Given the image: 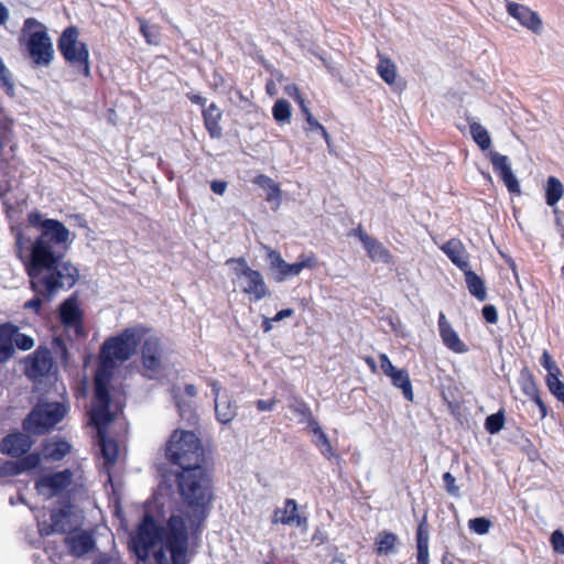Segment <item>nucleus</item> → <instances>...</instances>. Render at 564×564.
<instances>
[{
    "mask_svg": "<svg viewBox=\"0 0 564 564\" xmlns=\"http://www.w3.org/2000/svg\"><path fill=\"white\" fill-rule=\"evenodd\" d=\"M181 508L166 528L145 513L132 536V545L141 560L153 552L156 564H186L188 534H197L208 514L210 496H183Z\"/></svg>",
    "mask_w": 564,
    "mask_h": 564,
    "instance_id": "f257e3e1",
    "label": "nucleus"
},
{
    "mask_svg": "<svg viewBox=\"0 0 564 564\" xmlns=\"http://www.w3.org/2000/svg\"><path fill=\"white\" fill-rule=\"evenodd\" d=\"M29 224L40 231L30 248L25 262L34 289L50 295L56 289H72L79 279V270L64 258L73 242L70 231L57 219L44 218L40 212L28 216Z\"/></svg>",
    "mask_w": 564,
    "mask_h": 564,
    "instance_id": "f03ea898",
    "label": "nucleus"
},
{
    "mask_svg": "<svg viewBox=\"0 0 564 564\" xmlns=\"http://www.w3.org/2000/svg\"><path fill=\"white\" fill-rule=\"evenodd\" d=\"M160 494H210L212 476L206 466L172 468L169 464L156 466Z\"/></svg>",
    "mask_w": 564,
    "mask_h": 564,
    "instance_id": "7ed1b4c3",
    "label": "nucleus"
},
{
    "mask_svg": "<svg viewBox=\"0 0 564 564\" xmlns=\"http://www.w3.org/2000/svg\"><path fill=\"white\" fill-rule=\"evenodd\" d=\"M19 43L36 67H48L54 59V47L46 26L35 18L24 20Z\"/></svg>",
    "mask_w": 564,
    "mask_h": 564,
    "instance_id": "20e7f679",
    "label": "nucleus"
},
{
    "mask_svg": "<svg viewBox=\"0 0 564 564\" xmlns=\"http://www.w3.org/2000/svg\"><path fill=\"white\" fill-rule=\"evenodd\" d=\"M165 457L180 468L205 466L204 448L199 437L192 431H175L165 447Z\"/></svg>",
    "mask_w": 564,
    "mask_h": 564,
    "instance_id": "39448f33",
    "label": "nucleus"
},
{
    "mask_svg": "<svg viewBox=\"0 0 564 564\" xmlns=\"http://www.w3.org/2000/svg\"><path fill=\"white\" fill-rule=\"evenodd\" d=\"M147 328L138 325L123 329L120 334L109 337L104 341L100 348L101 361L116 364L129 360L145 336Z\"/></svg>",
    "mask_w": 564,
    "mask_h": 564,
    "instance_id": "423d86ee",
    "label": "nucleus"
},
{
    "mask_svg": "<svg viewBox=\"0 0 564 564\" xmlns=\"http://www.w3.org/2000/svg\"><path fill=\"white\" fill-rule=\"evenodd\" d=\"M66 412V406L61 402L37 404L22 421V429L31 435H44L64 419Z\"/></svg>",
    "mask_w": 564,
    "mask_h": 564,
    "instance_id": "0eeeda50",
    "label": "nucleus"
},
{
    "mask_svg": "<svg viewBox=\"0 0 564 564\" xmlns=\"http://www.w3.org/2000/svg\"><path fill=\"white\" fill-rule=\"evenodd\" d=\"M78 34L76 26H67L57 41V48L79 74L90 77L89 50L86 43L78 41Z\"/></svg>",
    "mask_w": 564,
    "mask_h": 564,
    "instance_id": "6e6552de",
    "label": "nucleus"
},
{
    "mask_svg": "<svg viewBox=\"0 0 564 564\" xmlns=\"http://www.w3.org/2000/svg\"><path fill=\"white\" fill-rule=\"evenodd\" d=\"M230 263L238 265L235 268V273L238 280L241 281V291L249 295L252 302H259L271 295V291L265 284L262 273L251 269L243 257L227 260V264Z\"/></svg>",
    "mask_w": 564,
    "mask_h": 564,
    "instance_id": "1a4fd4ad",
    "label": "nucleus"
},
{
    "mask_svg": "<svg viewBox=\"0 0 564 564\" xmlns=\"http://www.w3.org/2000/svg\"><path fill=\"white\" fill-rule=\"evenodd\" d=\"M269 270L275 282H283L289 278L299 275L303 269H314L317 265L315 256L300 257V261L288 263L276 250H270L268 253Z\"/></svg>",
    "mask_w": 564,
    "mask_h": 564,
    "instance_id": "9d476101",
    "label": "nucleus"
},
{
    "mask_svg": "<svg viewBox=\"0 0 564 564\" xmlns=\"http://www.w3.org/2000/svg\"><path fill=\"white\" fill-rule=\"evenodd\" d=\"M97 443L99 447V455L100 458L102 459L100 474H104L106 476L105 487L107 488V485H110V494H120L122 489L121 480H116L113 475L111 474V468L115 466L118 459V443L116 440L108 437L105 431L98 432Z\"/></svg>",
    "mask_w": 564,
    "mask_h": 564,
    "instance_id": "9b49d317",
    "label": "nucleus"
},
{
    "mask_svg": "<svg viewBox=\"0 0 564 564\" xmlns=\"http://www.w3.org/2000/svg\"><path fill=\"white\" fill-rule=\"evenodd\" d=\"M24 361V375L33 381L46 377L54 366L51 350L47 347H39Z\"/></svg>",
    "mask_w": 564,
    "mask_h": 564,
    "instance_id": "f8f14e48",
    "label": "nucleus"
},
{
    "mask_svg": "<svg viewBox=\"0 0 564 564\" xmlns=\"http://www.w3.org/2000/svg\"><path fill=\"white\" fill-rule=\"evenodd\" d=\"M29 433L20 431L7 434L0 441V453L11 458H20L29 453L34 444V441Z\"/></svg>",
    "mask_w": 564,
    "mask_h": 564,
    "instance_id": "ddd939ff",
    "label": "nucleus"
},
{
    "mask_svg": "<svg viewBox=\"0 0 564 564\" xmlns=\"http://www.w3.org/2000/svg\"><path fill=\"white\" fill-rule=\"evenodd\" d=\"M142 366L150 371L158 372L162 368L163 346L159 337L150 335L142 338Z\"/></svg>",
    "mask_w": 564,
    "mask_h": 564,
    "instance_id": "4468645a",
    "label": "nucleus"
},
{
    "mask_svg": "<svg viewBox=\"0 0 564 564\" xmlns=\"http://www.w3.org/2000/svg\"><path fill=\"white\" fill-rule=\"evenodd\" d=\"M489 156L495 173L498 174V176L503 182L508 191L512 194H520V184L512 172L508 156L500 154L496 151H491L489 153Z\"/></svg>",
    "mask_w": 564,
    "mask_h": 564,
    "instance_id": "2eb2a0df",
    "label": "nucleus"
},
{
    "mask_svg": "<svg viewBox=\"0 0 564 564\" xmlns=\"http://www.w3.org/2000/svg\"><path fill=\"white\" fill-rule=\"evenodd\" d=\"M75 476L76 473L68 468L59 471L47 473L42 475L35 481V488L37 490L46 488L51 490V494H63V491L72 484Z\"/></svg>",
    "mask_w": 564,
    "mask_h": 564,
    "instance_id": "dca6fc26",
    "label": "nucleus"
},
{
    "mask_svg": "<svg viewBox=\"0 0 564 564\" xmlns=\"http://www.w3.org/2000/svg\"><path fill=\"white\" fill-rule=\"evenodd\" d=\"M212 392L215 401V414L221 424L230 423L237 415V405L228 394H220L221 387L217 381L210 382Z\"/></svg>",
    "mask_w": 564,
    "mask_h": 564,
    "instance_id": "f3484780",
    "label": "nucleus"
},
{
    "mask_svg": "<svg viewBox=\"0 0 564 564\" xmlns=\"http://www.w3.org/2000/svg\"><path fill=\"white\" fill-rule=\"evenodd\" d=\"M507 12L509 15L519 21V23L535 34H540L542 31V21L535 11H532L527 6L507 1Z\"/></svg>",
    "mask_w": 564,
    "mask_h": 564,
    "instance_id": "a211bd4d",
    "label": "nucleus"
},
{
    "mask_svg": "<svg viewBox=\"0 0 564 564\" xmlns=\"http://www.w3.org/2000/svg\"><path fill=\"white\" fill-rule=\"evenodd\" d=\"M59 509L51 511V525L40 524V532L48 535L53 532H66L69 529L68 518L70 516L69 496H62Z\"/></svg>",
    "mask_w": 564,
    "mask_h": 564,
    "instance_id": "6ab92c4d",
    "label": "nucleus"
},
{
    "mask_svg": "<svg viewBox=\"0 0 564 564\" xmlns=\"http://www.w3.org/2000/svg\"><path fill=\"white\" fill-rule=\"evenodd\" d=\"M438 330L443 344L452 351L456 354H465L468 351V347L460 340L457 332L452 327L443 312L438 316Z\"/></svg>",
    "mask_w": 564,
    "mask_h": 564,
    "instance_id": "aec40b11",
    "label": "nucleus"
},
{
    "mask_svg": "<svg viewBox=\"0 0 564 564\" xmlns=\"http://www.w3.org/2000/svg\"><path fill=\"white\" fill-rule=\"evenodd\" d=\"M442 251L448 259L462 271L470 267L469 253L467 252L463 242L457 238H452L446 241L442 247Z\"/></svg>",
    "mask_w": 564,
    "mask_h": 564,
    "instance_id": "412c9836",
    "label": "nucleus"
},
{
    "mask_svg": "<svg viewBox=\"0 0 564 564\" xmlns=\"http://www.w3.org/2000/svg\"><path fill=\"white\" fill-rule=\"evenodd\" d=\"M58 318L63 326L79 325L83 312L78 305L77 293L72 294L58 306Z\"/></svg>",
    "mask_w": 564,
    "mask_h": 564,
    "instance_id": "4be33fe9",
    "label": "nucleus"
},
{
    "mask_svg": "<svg viewBox=\"0 0 564 564\" xmlns=\"http://www.w3.org/2000/svg\"><path fill=\"white\" fill-rule=\"evenodd\" d=\"M204 126L212 139L223 138V128L219 124L223 112L215 102L202 110Z\"/></svg>",
    "mask_w": 564,
    "mask_h": 564,
    "instance_id": "5701e85b",
    "label": "nucleus"
},
{
    "mask_svg": "<svg viewBox=\"0 0 564 564\" xmlns=\"http://www.w3.org/2000/svg\"><path fill=\"white\" fill-rule=\"evenodd\" d=\"M72 451V445L64 440L50 441L42 443V455L47 462H59Z\"/></svg>",
    "mask_w": 564,
    "mask_h": 564,
    "instance_id": "b1692460",
    "label": "nucleus"
},
{
    "mask_svg": "<svg viewBox=\"0 0 564 564\" xmlns=\"http://www.w3.org/2000/svg\"><path fill=\"white\" fill-rule=\"evenodd\" d=\"M65 541L75 556L88 553L95 545L93 536L87 532H73Z\"/></svg>",
    "mask_w": 564,
    "mask_h": 564,
    "instance_id": "393cba45",
    "label": "nucleus"
},
{
    "mask_svg": "<svg viewBox=\"0 0 564 564\" xmlns=\"http://www.w3.org/2000/svg\"><path fill=\"white\" fill-rule=\"evenodd\" d=\"M362 246L367 251L368 257L373 262L389 263L391 260L390 251L376 238L365 235L362 237Z\"/></svg>",
    "mask_w": 564,
    "mask_h": 564,
    "instance_id": "a878e982",
    "label": "nucleus"
},
{
    "mask_svg": "<svg viewBox=\"0 0 564 564\" xmlns=\"http://www.w3.org/2000/svg\"><path fill=\"white\" fill-rule=\"evenodd\" d=\"M303 520L304 519L299 513L297 505L293 499L285 500L284 508L276 509L273 518L274 522L296 525H301Z\"/></svg>",
    "mask_w": 564,
    "mask_h": 564,
    "instance_id": "bb28decb",
    "label": "nucleus"
},
{
    "mask_svg": "<svg viewBox=\"0 0 564 564\" xmlns=\"http://www.w3.org/2000/svg\"><path fill=\"white\" fill-rule=\"evenodd\" d=\"M463 272L469 293L478 301H485L487 299V291L482 278L474 272L470 267Z\"/></svg>",
    "mask_w": 564,
    "mask_h": 564,
    "instance_id": "cd10ccee",
    "label": "nucleus"
},
{
    "mask_svg": "<svg viewBox=\"0 0 564 564\" xmlns=\"http://www.w3.org/2000/svg\"><path fill=\"white\" fill-rule=\"evenodd\" d=\"M399 539L389 531H381L375 539L376 552L378 555H391L397 552Z\"/></svg>",
    "mask_w": 564,
    "mask_h": 564,
    "instance_id": "c85d7f7f",
    "label": "nucleus"
},
{
    "mask_svg": "<svg viewBox=\"0 0 564 564\" xmlns=\"http://www.w3.org/2000/svg\"><path fill=\"white\" fill-rule=\"evenodd\" d=\"M9 324H0V364L7 362L15 352Z\"/></svg>",
    "mask_w": 564,
    "mask_h": 564,
    "instance_id": "c756f323",
    "label": "nucleus"
},
{
    "mask_svg": "<svg viewBox=\"0 0 564 564\" xmlns=\"http://www.w3.org/2000/svg\"><path fill=\"white\" fill-rule=\"evenodd\" d=\"M392 384L402 391L405 400L413 401V389L409 371L406 369H398L390 376Z\"/></svg>",
    "mask_w": 564,
    "mask_h": 564,
    "instance_id": "7c9ffc66",
    "label": "nucleus"
},
{
    "mask_svg": "<svg viewBox=\"0 0 564 564\" xmlns=\"http://www.w3.org/2000/svg\"><path fill=\"white\" fill-rule=\"evenodd\" d=\"M254 184H257L259 187L265 191L267 196L265 199L268 202H275L276 205H280L281 202V188L279 184L272 180L271 177L260 174L256 176Z\"/></svg>",
    "mask_w": 564,
    "mask_h": 564,
    "instance_id": "2f4dec72",
    "label": "nucleus"
},
{
    "mask_svg": "<svg viewBox=\"0 0 564 564\" xmlns=\"http://www.w3.org/2000/svg\"><path fill=\"white\" fill-rule=\"evenodd\" d=\"M564 195V186L555 176H549L545 184V203L554 207Z\"/></svg>",
    "mask_w": 564,
    "mask_h": 564,
    "instance_id": "473e14b6",
    "label": "nucleus"
},
{
    "mask_svg": "<svg viewBox=\"0 0 564 564\" xmlns=\"http://www.w3.org/2000/svg\"><path fill=\"white\" fill-rule=\"evenodd\" d=\"M30 286L31 290L35 293V295L24 303L23 308L25 310H32L34 313L40 314L43 302H50L54 297V295L57 293L59 289H56L52 292V294H47L46 291H43L41 289H34L33 286V279L30 278Z\"/></svg>",
    "mask_w": 564,
    "mask_h": 564,
    "instance_id": "72a5a7b5",
    "label": "nucleus"
},
{
    "mask_svg": "<svg viewBox=\"0 0 564 564\" xmlns=\"http://www.w3.org/2000/svg\"><path fill=\"white\" fill-rule=\"evenodd\" d=\"M43 455L42 453L33 452L26 453L22 457L18 458L15 462L17 469L19 475L36 469L42 462Z\"/></svg>",
    "mask_w": 564,
    "mask_h": 564,
    "instance_id": "f704fd0d",
    "label": "nucleus"
},
{
    "mask_svg": "<svg viewBox=\"0 0 564 564\" xmlns=\"http://www.w3.org/2000/svg\"><path fill=\"white\" fill-rule=\"evenodd\" d=\"M469 129L473 140L482 151H486L491 147V138L485 127L474 121L469 123Z\"/></svg>",
    "mask_w": 564,
    "mask_h": 564,
    "instance_id": "c9c22d12",
    "label": "nucleus"
},
{
    "mask_svg": "<svg viewBox=\"0 0 564 564\" xmlns=\"http://www.w3.org/2000/svg\"><path fill=\"white\" fill-rule=\"evenodd\" d=\"M8 324H9L10 330H14V333H12V340H13L14 349L18 348L23 351L32 349L35 344L33 337H31L30 335H26L24 333H21L20 328L17 325H14L13 323L8 322Z\"/></svg>",
    "mask_w": 564,
    "mask_h": 564,
    "instance_id": "e433bc0d",
    "label": "nucleus"
},
{
    "mask_svg": "<svg viewBox=\"0 0 564 564\" xmlns=\"http://www.w3.org/2000/svg\"><path fill=\"white\" fill-rule=\"evenodd\" d=\"M113 421V414L110 406H94L91 411V422L104 431Z\"/></svg>",
    "mask_w": 564,
    "mask_h": 564,
    "instance_id": "4c0bfd02",
    "label": "nucleus"
},
{
    "mask_svg": "<svg viewBox=\"0 0 564 564\" xmlns=\"http://www.w3.org/2000/svg\"><path fill=\"white\" fill-rule=\"evenodd\" d=\"M116 364H108L101 361V357L99 358V366L95 373L94 386H106L110 387V382L112 379V368Z\"/></svg>",
    "mask_w": 564,
    "mask_h": 564,
    "instance_id": "58836bf2",
    "label": "nucleus"
},
{
    "mask_svg": "<svg viewBox=\"0 0 564 564\" xmlns=\"http://www.w3.org/2000/svg\"><path fill=\"white\" fill-rule=\"evenodd\" d=\"M505 421H506L505 411L499 410L498 412L492 413L486 417L485 424H484L485 430L489 434H497L503 429Z\"/></svg>",
    "mask_w": 564,
    "mask_h": 564,
    "instance_id": "ea45409f",
    "label": "nucleus"
},
{
    "mask_svg": "<svg viewBox=\"0 0 564 564\" xmlns=\"http://www.w3.org/2000/svg\"><path fill=\"white\" fill-rule=\"evenodd\" d=\"M272 116L279 123L290 121L291 118V105L285 99H279L275 101L272 108Z\"/></svg>",
    "mask_w": 564,
    "mask_h": 564,
    "instance_id": "a19ab883",
    "label": "nucleus"
},
{
    "mask_svg": "<svg viewBox=\"0 0 564 564\" xmlns=\"http://www.w3.org/2000/svg\"><path fill=\"white\" fill-rule=\"evenodd\" d=\"M0 88L10 97L14 96V82L12 73L8 69L0 57Z\"/></svg>",
    "mask_w": 564,
    "mask_h": 564,
    "instance_id": "79ce46f5",
    "label": "nucleus"
},
{
    "mask_svg": "<svg viewBox=\"0 0 564 564\" xmlns=\"http://www.w3.org/2000/svg\"><path fill=\"white\" fill-rule=\"evenodd\" d=\"M380 77L387 83L392 84L397 77L395 65L390 59H381L377 66Z\"/></svg>",
    "mask_w": 564,
    "mask_h": 564,
    "instance_id": "37998d69",
    "label": "nucleus"
},
{
    "mask_svg": "<svg viewBox=\"0 0 564 564\" xmlns=\"http://www.w3.org/2000/svg\"><path fill=\"white\" fill-rule=\"evenodd\" d=\"M313 443L325 457L330 458L332 456L335 455L329 438L324 433L323 430L317 433H314Z\"/></svg>",
    "mask_w": 564,
    "mask_h": 564,
    "instance_id": "c03bdc74",
    "label": "nucleus"
},
{
    "mask_svg": "<svg viewBox=\"0 0 564 564\" xmlns=\"http://www.w3.org/2000/svg\"><path fill=\"white\" fill-rule=\"evenodd\" d=\"M540 362L542 367L547 371L546 380H551L552 378L561 377L562 371L556 365V362L553 360L552 356L549 354L547 350H544Z\"/></svg>",
    "mask_w": 564,
    "mask_h": 564,
    "instance_id": "a18cd8bd",
    "label": "nucleus"
},
{
    "mask_svg": "<svg viewBox=\"0 0 564 564\" xmlns=\"http://www.w3.org/2000/svg\"><path fill=\"white\" fill-rule=\"evenodd\" d=\"M94 399L96 401L94 406H110L111 395L109 387L94 386Z\"/></svg>",
    "mask_w": 564,
    "mask_h": 564,
    "instance_id": "49530a36",
    "label": "nucleus"
},
{
    "mask_svg": "<svg viewBox=\"0 0 564 564\" xmlns=\"http://www.w3.org/2000/svg\"><path fill=\"white\" fill-rule=\"evenodd\" d=\"M550 392L561 402H564V382L560 380V377L545 380Z\"/></svg>",
    "mask_w": 564,
    "mask_h": 564,
    "instance_id": "de8ad7c7",
    "label": "nucleus"
},
{
    "mask_svg": "<svg viewBox=\"0 0 564 564\" xmlns=\"http://www.w3.org/2000/svg\"><path fill=\"white\" fill-rule=\"evenodd\" d=\"M174 400L176 403V406L178 409L180 415L182 417H187L188 420H192L195 417V413L193 410V405L191 402L184 401L178 394H174Z\"/></svg>",
    "mask_w": 564,
    "mask_h": 564,
    "instance_id": "09e8293b",
    "label": "nucleus"
},
{
    "mask_svg": "<svg viewBox=\"0 0 564 564\" xmlns=\"http://www.w3.org/2000/svg\"><path fill=\"white\" fill-rule=\"evenodd\" d=\"M18 469L14 460H4L0 463V481L8 477L18 476Z\"/></svg>",
    "mask_w": 564,
    "mask_h": 564,
    "instance_id": "8fccbe9b",
    "label": "nucleus"
},
{
    "mask_svg": "<svg viewBox=\"0 0 564 564\" xmlns=\"http://www.w3.org/2000/svg\"><path fill=\"white\" fill-rule=\"evenodd\" d=\"M140 21V31L149 44H156L158 31L154 26L148 24L145 20Z\"/></svg>",
    "mask_w": 564,
    "mask_h": 564,
    "instance_id": "3c124183",
    "label": "nucleus"
},
{
    "mask_svg": "<svg viewBox=\"0 0 564 564\" xmlns=\"http://www.w3.org/2000/svg\"><path fill=\"white\" fill-rule=\"evenodd\" d=\"M489 528L490 522L485 518H475L469 521V529L477 534H486Z\"/></svg>",
    "mask_w": 564,
    "mask_h": 564,
    "instance_id": "603ef678",
    "label": "nucleus"
},
{
    "mask_svg": "<svg viewBox=\"0 0 564 564\" xmlns=\"http://www.w3.org/2000/svg\"><path fill=\"white\" fill-rule=\"evenodd\" d=\"M290 409L293 413L303 417L301 422L305 421L312 415L310 406L303 400H296L293 404L290 405Z\"/></svg>",
    "mask_w": 564,
    "mask_h": 564,
    "instance_id": "864d4df0",
    "label": "nucleus"
},
{
    "mask_svg": "<svg viewBox=\"0 0 564 564\" xmlns=\"http://www.w3.org/2000/svg\"><path fill=\"white\" fill-rule=\"evenodd\" d=\"M522 391L531 400L540 394L532 375H528L527 379L522 382Z\"/></svg>",
    "mask_w": 564,
    "mask_h": 564,
    "instance_id": "5fc2aeb1",
    "label": "nucleus"
},
{
    "mask_svg": "<svg viewBox=\"0 0 564 564\" xmlns=\"http://www.w3.org/2000/svg\"><path fill=\"white\" fill-rule=\"evenodd\" d=\"M306 122L310 124L311 130H317L321 132L325 141L329 144V134L326 131L325 127L322 126L312 115V112H307L305 117Z\"/></svg>",
    "mask_w": 564,
    "mask_h": 564,
    "instance_id": "6e6d98bb",
    "label": "nucleus"
},
{
    "mask_svg": "<svg viewBox=\"0 0 564 564\" xmlns=\"http://www.w3.org/2000/svg\"><path fill=\"white\" fill-rule=\"evenodd\" d=\"M551 544L553 550L558 554H564V534L560 530H555L551 535Z\"/></svg>",
    "mask_w": 564,
    "mask_h": 564,
    "instance_id": "4d7b16f0",
    "label": "nucleus"
},
{
    "mask_svg": "<svg viewBox=\"0 0 564 564\" xmlns=\"http://www.w3.org/2000/svg\"><path fill=\"white\" fill-rule=\"evenodd\" d=\"M481 314L484 319L489 324H496L498 322V311L492 304H486L481 310Z\"/></svg>",
    "mask_w": 564,
    "mask_h": 564,
    "instance_id": "13d9d810",
    "label": "nucleus"
},
{
    "mask_svg": "<svg viewBox=\"0 0 564 564\" xmlns=\"http://www.w3.org/2000/svg\"><path fill=\"white\" fill-rule=\"evenodd\" d=\"M379 360H380V368L387 377L390 376L391 373H393L395 370H398V368H395L392 365L391 360L389 359V357L386 354H381L379 356Z\"/></svg>",
    "mask_w": 564,
    "mask_h": 564,
    "instance_id": "bf43d9fd",
    "label": "nucleus"
},
{
    "mask_svg": "<svg viewBox=\"0 0 564 564\" xmlns=\"http://www.w3.org/2000/svg\"><path fill=\"white\" fill-rule=\"evenodd\" d=\"M417 546H429V532L424 528V523H420L416 532Z\"/></svg>",
    "mask_w": 564,
    "mask_h": 564,
    "instance_id": "052dcab7",
    "label": "nucleus"
},
{
    "mask_svg": "<svg viewBox=\"0 0 564 564\" xmlns=\"http://www.w3.org/2000/svg\"><path fill=\"white\" fill-rule=\"evenodd\" d=\"M276 400L275 399H268V400H258L256 402L257 409L259 411H272L275 406Z\"/></svg>",
    "mask_w": 564,
    "mask_h": 564,
    "instance_id": "680f3d73",
    "label": "nucleus"
},
{
    "mask_svg": "<svg viewBox=\"0 0 564 564\" xmlns=\"http://www.w3.org/2000/svg\"><path fill=\"white\" fill-rule=\"evenodd\" d=\"M443 481H444L445 488L447 489L448 492L452 494L458 489L455 485L456 479L451 473H445L443 475Z\"/></svg>",
    "mask_w": 564,
    "mask_h": 564,
    "instance_id": "e2e57ef3",
    "label": "nucleus"
},
{
    "mask_svg": "<svg viewBox=\"0 0 564 564\" xmlns=\"http://www.w3.org/2000/svg\"><path fill=\"white\" fill-rule=\"evenodd\" d=\"M227 182L220 181V180H214L210 183V189L218 195H223L226 192L227 188Z\"/></svg>",
    "mask_w": 564,
    "mask_h": 564,
    "instance_id": "0e129e2a",
    "label": "nucleus"
},
{
    "mask_svg": "<svg viewBox=\"0 0 564 564\" xmlns=\"http://www.w3.org/2000/svg\"><path fill=\"white\" fill-rule=\"evenodd\" d=\"M417 564H429V546H417Z\"/></svg>",
    "mask_w": 564,
    "mask_h": 564,
    "instance_id": "69168bd1",
    "label": "nucleus"
},
{
    "mask_svg": "<svg viewBox=\"0 0 564 564\" xmlns=\"http://www.w3.org/2000/svg\"><path fill=\"white\" fill-rule=\"evenodd\" d=\"M187 98L195 105L200 106L203 109L206 108L207 99L198 94H187Z\"/></svg>",
    "mask_w": 564,
    "mask_h": 564,
    "instance_id": "338daca9",
    "label": "nucleus"
},
{
    "mask_svg": "<svg viewBox=\"0 0 564 564\" xmlns=\"http://www.w3.org/2000/svg\"><path fill=\"white\" fill-rule=\"evenodd\" d=\"M294 314V310L293 308H283L281 311H279L274 316H273V321L274 322H280L286 317H291L292 315Z\"/></svg>",
    "mask_w": 564,
    "mask_h": 564,
    "instance_id": "774afa93",
    "label": "nucleus"
}]
</instances>
